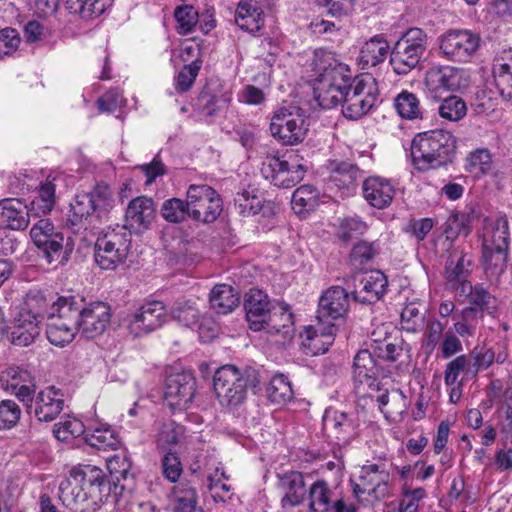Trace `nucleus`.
<instances>
[{
  "label": "nucleus",
  "mask_w": 512,
  "mask_h": 512,
  "mask_svg": "<svg viewBox=\"0 0 512 512\" xmlns=\"http://www.w3.org/2000/svg\"><path fill=\"white\" fill-rule=\"evenodd\" d=\"M185 428L174 421L164 422L158 432L157 445L162 450H170L184 439Z\"/></svg>",
  "instance_id": "obj_45"
},
{
  "label": "nucleus",
  "mask_w": 512,
  "mask_h": 512,
  "mask_svg": "<svg viewBox=\"0 0 512 512\" xmlns=\"http://www.w3.org/2000/svg\"><path fill=\"white\" fill-rule=\"evenodd\" d=\"M378 250L377 242L360 241L353 246L350 261L354 266L359 267L371 261L377 255Z\"/></svg>",
  "instance_id": "obj_59"
},
{
  "label": "nucleus",
  "mask_w": 512,
  "mask_h": 512,
  "mask_svg": "<svg viewBox=\"0 0 512 512\" xmlns=\"http://www.w3.org/2000/svg\"><path fill=\"white\" fill-rule=\"evenodd\" d=\"M54 238L46 240L43 244L36 245L40 249L43 258L48 264L58 267L64 265L70 257L71 249L64 246V237L62 234L54 235Z\"/></svg>",
  "instance_id": "obj_38"
},
{
  "label": "nucleus",
  "mask_w": 512,
  "mask_h": 512,
  "mask_svg": "<svg viewBox=\"0 0 512 512\" xmlns=\"http://www.w3.org/2000/svg\"><path fill=\"white\" fill-rule=\"evenodd\" d=\"M336 335L334 323L317 321L315 325L305 326L300 333L301 348L305 355L324 354L333 344Z\"/></svg>",
  "instance_id": "obj_18"
},
{
  "label": "nucleus",
  "mask_w": 512,
  "mask_h": 512,
  "mask_svg": "<svg viewBox=\"0 0 512 512\" xmlns=\"http://www.w3.org/2000/svg\"><path fill=\"white\" fill-rule=\"evenodd\" d=\"M1 218L12 230H24L30 222L31 207L20 199H4L0 202Z\"/></svg>",
  "instance_id": "obj_29"
},
{
  "label": "nucleus",
  "mask_w": 512,
  "mask_h": 512,
  "mask_svg": "<svg viewBox=\"0 0 512 512\" xmlns=\"http://www.w3.org/2000/svg\"><path fill=\"white\" fill-rule=\"evenodd\" d=\"M394 194V187L387 179L374 176L363 183V196L375 208L383 209L390 205Z\"/></svg>",
  "instance_id": "obj_28"
},
{
  "label": "nucleus",
  "mask_w": 512,
  "mask_h": 512,
  "mask_svg": "<svg viewBox=\"0 0 512 512\" xmlns=\"http://www.w3.org/2000/svg\"><path fill=\"white\" fill-rule=\"evenodd\" d=\"M83 300L73 296V308L77 311V326L83 336L94 338L101 335L110 323V307L104 302L83 305Z\"/></svg>",
  "instance_id": "obj_16"
},
{
  "label": "nucleus",
  "mask_w": 512,
  "mask_h": 512,
  "mask_svg": "<svg viewBox=\"0 0 512 512\" xmlns=\"http://www.w3.org/2000/svg\"><path fill=\"white\" fill-rule=\"evenodd\" d=\"M368 231V225L357 215L347 216L340 220L337 236L343 242L364 235Z\"/></svg>",
  "instance_id": "obj_47"
},
{
  "label": "nucleus",
  "mask_w": 512,
  "mask_h": 512,
  "mask_svg": "<svg viewBox=\"0 0 512 512\" xmlns=\"http://www.w3.org/2000/svg\"><path fill=\"white\" fill-rule=\"evenodd\" d=\"M131 247V232L117 225L97 238L95 261L105 270H113L123 264Z\"/></svg>",
  "instance_id": "obj_8"
},
{
  "label": "nucleus",
  "mask_w": 512,
  "mask_h": 512,
  "mask_svg": "<svg viewBox=\"0 0 512 512\" xmlns=\"http://www.w3.org/2000/svg\"><path fill=\"white\" fill-rule=\"evenodd\" d=\"M190 218L202 223L214 222L222 212V199L208 185H190L188 190Z\"/></svg>",
  "instance_id": "obj_14"
},
{
  "label": "nucleus",
  "mask_w": 512,
  "mask_h": 512,
  "mask_svg": "<svg viewBox=\"0 0 512 512\" xmlns=\"http://www.w3.org/2000/svg\"><path fill=\"white\" fill-rule=\"evenodd\" d=\"M457 291L466 294L471 307L478 311L492 314L497 308V298L486 290L481 284L472 286L470 282H461Z\"/></svg>",
  "instance_id": "obj_31"
},
{
  "label": "nucleus",
  "mask_w": 512,
  "mask_h": 512,
  "mask_svg": "<svg viewBox=\"0 0 512 512\" xmlns=\"http://www.w3.org/2000/svg\"><path fill=\"white\" fill-rule=\"evenodd\" d=\"M167 319L165 305L160 301H151L127 315L124 322L131 335L142 337L161 328Z\"/></svg>",
  "instance_id": "obj_15"
},
{
  "label": "nucleus",
  "mask_w": 512,
  "mask_h": 512,
  "mask_svg": "<svg viewBox=\"0 0 512 512\" xmlns=\"http://www.w3.org/2000/svg\"><path fill=\"white\" fill-rule=\"evenodd\" d=\"M64 395L60 389L48 386L33 397L32 405L34 416L40 422H52L64 408Z\"/></svg>",
  "instance_id": "obj_21"
},
{
  "label": "nucleus",
  "mask_w": 512,
  "mask_h": 512,
  "mask_svg": "<svg viewBox=\"0 0 512 512\" xmlns=\"http://www.w3.org/2000/svg\"><path fill=\"white\" fill-rule=\"evenodd\" d=\"M439 55L447 61L470 63L481 48L480 34L469 29H450L438 37Z\"/></svg>",
  "instance_id": "obj_9"
},
{
  "label": "nucleus",
  "mask_w": 512,
  "mask_h": 512,
  "mask_svg": "<svg viewBox=\"0 0 512 512\" xmlns=\"http://www.w3.org/2000/svg\"><path fill=\"white\" fill-rule=\"evenodd\" d=\"M319 204V193L311 185H302L298 187L291 200L292 209L298 215H303L313 211Z\"/></svg>",
  "instance_id": "obj_40"
},
{
  "label": "nucleus",
  "mask_w": 512,
  "mask_h": 512,
  "mask_svg": "<svg viewBox=\"0 0 512 512\" xmlns=\"http://www.w3.org/2000/svg\"><path fill=\"white\" fill-rule=\"evenodd\" d=\"M441 118L456 122L461 120L467 112L466 103L457 96L445 98L438 107Z\"/></svg>",
  "instance_id": "obj_52"
},
{
  "label": "nucleus",
  "mask_w": 512,
  "mask_h": 512,
  "mask_svg": "<svg viewBox=\"0 0 512 512\" xmlns=\"http://www.w3.org/2000/svg\"><path fill=\"white\" fill-rule=\"evenodd\" d=\"M475 377V369L471 366V358L468 355H459L446 364L444 371V382L447 386L458 383V377Z\"/></svg>",
  "instance_id": "obj_42"
},
{
  "label": "nucleus",
  "mask_w": 512,
  "mask_h": 512,
  "mask_svg": "<svg viewBox=\"0 0 512 512\" xmlns=\"http://www.w3.org/2000/svg\"><path fill=\"white\" fill-rule=\"evenodd\" d=\"M362 177L359 168L351 163L342 162L331 172L330 182L338 189L350 191Z\"/></svg>",
  "instance_id": "obj_39"
},
{
  "label": "nucleus",
  "mask_w": 512,
  "mask_h": 512,
  "mask_svg": "<svg viewBox=\"0 0 512 512\" xmlns=\"http://www.w3.org/2000/svg\"><path fill=\"white\" fill-rule=\"evenodd\" d=\"M398 114L405 119H417L421 117L420 102L415 94L409 91H402L394 100Z\"/></svg>",
  "instance_id": "obj_49"
},
{
  "label": "nucleus",
  "mask_w": 512,
  "mask_h": 512,
  "mask_svg": "<svg viewBox=\"0 0 512 512\" xmlns=\"http://www.w3.org/2000/svg\"><path fill=\"white\" fill-rule=\"evenodd\" d=\"M352 377L358 393L366 394L365 388L376 391L378 385V367L369 350L359 351L353 361Z\"/></svg>",
  "instance_id": "obj_20"
},
{
  "label": "nucleus",
  "mask_w": 512,
  "mask_h": 512,
  "mask_svg": "<svg viewBox=\"0 0 512 512\" xmlns=\"http://www.w3.org/2000/svg\"><path fill=\"white\" fill-rule=\"evenodd\" d=\"M309 123L304 111L297 107H282L271 118V135L283 145H297L304 141Z\"/></svg>",
  "instance_id": "obj_12"
},
{
  "label": "nucleus",
  "mask_w": 512,
  "mask_h": 512,
  "mask_svg": "<svg viewBox=\"0 0 512 512\" xmlns=\"http://www.w3.org/2000/svg\"><path fill=\"white\" fill-rule=\"evenodd\" d=\"M202 67V61H194L186 64L179 71L175 78V89L179 92H187L194 84L199 71Z\"/></svg>",
  "instance_id": "obj_60"
},
{
  "label": "nucleus",
  "mask_w": 512,
  "mask_h": 512,
  "mask_svg": "<svg viewBox=\"0 0 512 512\" xmlns=\"http://www.w3.org/2000/svg\"><path fill=\"white\" fill-rule=\"evenodd\" d=\"M155 216V205L152 198L146 196L136 197L130 201L125 213V227L127 230L142 232L149 228Z\"/></svg>",
  "instance_id": "obj_24"
},
{
  "label": "nucleus",
  "mask_w": 512,
  "mask_h": 512,
  "mask_svg": "<svg viewBox=\"0 0 512 512\" xmlns=\"http://www.w3.org/2000/svg\"><path fill=\"white\" fill-rule=\"evenodd\" d=\"M334 493L325 480H317L312 483L307 492V512H331L335 501Z\"/></svg>",
  "instance_id": "obj_32"
},
{
  "label": "nucleus",
  "mask_w": 512,
  "mask_h": 512,
  "mask_svg": "<svg viewBox=\"0 0 512 512\" xmlns=\"http://www.w3.org/2000/svg\"><path fill=\"white\" fill-rule=\"evenodd\" d=\"M428 44L427 34L420 28L408 29L395 43L390 64L395 73L405 75L420 63Z\"/></svg>",
  "instance_id": "obj_7"
},
{
  "label": "nucleus",
  "mask_w": 512,
  "mask_h": 512,
  "mask_svg": "<svg viewBox=\"0 0 512 512\" xmlns=\"http://www.w3.org/2000/svg\"><path fill=\"white\" fill-rule=\"evenodd\" d=\"M372 349L374 354L383 360L388 362H395L403 353V340L394 339L391 337H385L384 339H373Z\"/></svg>",
  "instance_id": "obj_46"
},
{
  "label": "nucleus",
  "mask_w": 512,
  "mask_h": 512,
  "mask_svg": "<svg viewBox=\"0 0 512 512\" xmlns=\"http://www.w3.org/2000/svg\"><path fill=\"white\" fill-rule=\"evenodd\" d=\"M389 44L382 35H376L362 46L359 63L362 68L374 67L383 62L389 53Z\"/></svg>",
  "instance_id": "obj_35"
},
{
  "label": "nucleus",
  "mask_w": 512,
  "mask_h": 512,
  "mask_svg": "<svg viewBox=\"0 0 512 512\" xmlns=\"http://www.w3.org/2000/svg\"><path fill=\"white\" fill-rule=\"evenodd\" d=\"M349 308V295L340 286L327 289L319 299L317 320L333 323L345 317Z\"/></svg>",
  "instance_id": "obj_19"
},
{
  "label": "nucleus",
  "mask_w": 512,
  "mask_h": 512,
  "mask_svg": "<svg viewBox=\"0 0 512 512\" xmlns=\"http://www.w3.org/2000/svg\"><path fill=\"white\" fill-rule=\"evenodd\" d=\"M70 221L72 225H77L86 220L92 213H96L93 201L88 197L87 193L79 194L71 203Z\"/></svg>",
  "instance_id": "obj_57"
},
{
  "label": "nucleus",
  "mask_w": 512,
  "mask_h": 512,
  "mask_svg": "<svg viewBox=\"0 0 512 512\" xmlns=\"http://www.w3.org/2000/svg\"><path fill=\"white\" fill-rule=\"evenodd\" d=\"M66 9L84 20H92L102 15L114 0H64Z\"/></svg>",
  "instance_id": "obj_37"
},
{
  "label": "nucleus",
  "mask_w": 512,
  "mask_h": 512,
  "mask_svg": "<svg viewBox=\"0 0 512 512\" xmlns=\"http://www.w3.org/2000/svg\"><path fill=\"white\" fill-rule=\"evenodd\" d=\"M48 300L42 295L28 296L15 314L10 329V339L14 345L29 346L40 333L39 324L44 319Z\"/></svg>",
  "instance_id": "obj_6"
},
{
  "label": "nucleus",
  "mask_w": 512,
  "mask_h": 512,
  "mask_svg": "<svg viewBox=\"0 0 512 512\" xmlns=\"http://www.w3.org/2000/svg\"><path fill=\"white\" fill-rule=\"evenodd\" d=\"M278 486L284 492L281 499L283 508L299 506L305 500L308 492L304 475L298 471H287L283 474H278Z\"/></svg>",
  "instance_id": "obj_25"
},
{
  "label": "nucleus",
  "mask_w": 512,
  "mask_h": 512,
  "mask_svg": "<svg viewBox=\"0 0 512 512\" xmlns=\"http://www.w3.org/2000/svg\"><path fill=\"white\" fill-rule=\"evenodd\" d=\"M467 170L475 175H484L492 170V156L486 149H478L467 157Z\"/></svg>",
  "instance_id": "obj_56"
},
{
  "label": "nucleus",
  "mask_w": 512,
  "mask_h": 512,
  "mask_svg": "<svg viewBox=\"0 0 512 512\" xmlns=\"http://www.w3.org/2000/svg\"><path fill=\"white\" fill-rule=\"evenodd\" d=\"M456 148L454 136L444 130H431L417 134L411 144L415 168L427 171L445 165Z\"/></svg>",
  "instance_id": "obj_3"
},
{
  "label": "nucleus",
  "mask_w": 512,
  "mask_h": 512,
  "mask_svg": "<svg viewBox=\"0 0 512 512\" xmlns=\"http://www.w3.org/2000/svg\"><path fill=\"white\" fill-rule=\"evenodd\" d=\"M507 251L503 249H482L484 270L490 281H497L505 271Z\"/></svg>",
  "instance_id": "obj_41"
},
{
  "label": "nucleus",
  "mask_w": 512,
  "mask_h": 512,
  "mask_svg": "<svg viewBox=\"0 0 512 512\" xmlns=\"http://www.w3.org/2000/svg\"><path fill=\"white\" fill-rule=\"evenodd\" d=\"M86 432L83 423L76 418H67L55 424L53 429L54 436L62 442H69Z\"/></svg>",
  "instance_id": "obj_53"
},
{
  "label": "nucleus",
  "mask_w": 512,
  "mask_h": 512,
  "mask_svg": "<svg viewBox=\"0 0 512 512\" xmlns=\"http://www.w3.org/2000/svg\"><path fill=\"white\" fill-rule=\"evenodd\" d=\"M196 379L189 371L167 376L164 387V401L172 410L187 409L196 393Z\"/></svg>",
  "instance_id": "obj_17"
},
{
  "label": "nucleus",
  "mask_w": 512,
  "mask_h": 512,
  "mask_svg": "<svg viewBox=\"0 0 512 512\" xmlns=\"http://www.w3.org/2000/svg\"><path fill=\"white\" fill-rule=\"evenodd\" d=\"M390 473L384 462H367L361 467L357 481H351L353 495L358 502L381 501L389 496Z\"/></svg>",
  "instance_id": "obj_10"
},
{
  "label": "nucleus",
  "mask_w": 512,
  "mask_h": 512,
  "mask_svg": "<svg viewBox=\"0 0 512 512\" xmlns=\"http://www.w3.org/2000/svg\"><path fill=\"white\" fill-rule=\"evenodd\" d=\"M387 285L388 280L381 271L366 273L353 293L354 299L365 304L375 303L384 295Z\"/></svg>",
  "instance_id": "obj_26"
},
{
  "label": "nucleus",
  "mask_w": 512,
  "mask_h": 512,
  "mask_svg": "<svg viewBox=\"0 0 512 512\" xmlns=\"http://www.w3.org/2000/svg\"><path fill=\"white\" fill-rule=\"evenodd\" d=\"M161 215L166 221L171 223L183 222L187 217H190L188 198L186 201L179 198H171L164 201L161 207Z\"/></svg>",
  "instance_id": "obj_50"
},
{
  "label": "nucleus",
  "mask_w": 512,
  "mask_h": 512,
  "mask_svg": "<svg viewBox=\"0 0 512 512\" xmlns=\"http://www.w3.org/2000/svg\"><path fill=\"white\" fill-rule=\"evenodd\" d=\"M85 441L91 447L99 450L117 449L120 440L110 427H96L85 434Z\"/></svg>",
  "instance_id": "obj_43"
},
{
  "label": "nucleus",
  "mask_w": 512,
  "mask_h": 512,
  "mask_svg": "<svg viewBox=\"0 0 512 512\" xmlns=\"http://www.w3.org/2000/svg\"><path fill=\"white\" fill-rule=\"evenodd\" d=\"M73 306V296H61L55 301H48L44 312L47 319L46 336L55 346L64 347L73 341L77 331V311Z\"/></svg>",
  "instance_id": "obj_5"
},
{
  "label": "nucleus",
  "mask_w": 512,
  "mask_h": 512,
  "mask_svg": "<svg viewBox=\"0 0 512 512\" xmlns=\"http://www.w3.org/2000/svg\"><path fill=\"white\" fill-rule=\"evenodd\" d=\"M174 17L178 23V32L184 35L190 33L198 22L197 11L189 5L178 7L174 12Z\"/></svg>",
  "instance_id": "obj_62"
},
{
  "label": "nucleus",
  "mask_w": 512,
  "mask_h": 512,
  "mask_svg": "<svg viewBox=\"0 0 512 512\" xmlns=\"http://www.w3.org/2000/svg\"><path fill=\"white\" fill-rule=\"evenodd\" d=\"M470 84V76L463 68L450 65L435 66L426 72L425 86L429 94L437 99L443 94L465 89Z\"/></svg>",
  "instance_id": "obj_13"
},
{
  "label": "nucleus",
  "mask_w": 512,
  "mask_h": 512,
  "mask_svg": "<svg viewBox=\"0 0 512 512\" xmlns=\"http://www.w3.org/2000/svg\"><path fill=\"white\" fill-rule=\"evenodd\" d=\"M264 326L262 330L266 331L268 334H282L284 337L291 336L294 321L290 306L280 301H276L272 304L271 311L267 316Z\"/></svg>",
  "instance_id": "obj_27"
},
{
  "label": "nucleus",
  "mask_w": 512,
  "mask_h": 512,
  "mask_svg": "<svg viewBox=\"0 0 512 512\" xmlns=\"http://www.w3.org/2000/svg\"><path fill=\"white\" fill-rule=\"evenodd\" d=\"M55 204V185L48 179L40 186L38 195L31 202L32 215L41 216L51 212Z\"/></svg>",
  "instance_id": "obj_44"
},
{
  "label": "nucleus",
  "mask_w": 512,
  "mask_h": 512,
  "mask_svg": "<svg viewBox=\"0 0 512 512\" xmlns=\"http://www.w3.org/2000/svg\"><path fill=\"white\" fill-rule=\"evenodd\" d=\"M131 461L125 454L114 455L107 460V469L114 480H125L130 472Z\"/></svg>",
  "instance_id": "obj_63"
},
{
  "label": "nucleus",
  "mask_w": 512,
  "mask_h": 512,
  "mask_svg": "<svg viewBox=\"0 0 512 512\" xmlns=\"http://www.w3.org/2000/svg\"><path fill=\"white\" fill-rule=\"evenodd\" d=\"M235 23L249 33L258 32L264 25L263 11L256 0H241L235 12Z\"/></svg>",
  "instance_id": "obj_30"
},
{
  "label": "nucleus",
  "mask_w": 512,
  "mask_h": 512,
  "mask_svg": "<svg viewBox=\"0 0 512 512\" xmlns=\"http://www.w3.org/2000/svg\"><path fill=\"white\" fill-rule=\"evenodd\" d=\"M492 71L500 95L506 101L512 100V50L494 60Z\"/></svg>",
  "instance_id": "obj_34"
},
{
  "label": "nucleus",
  "mask_w": 512,
  "mask_h": 512,
  "mask_svg": "<svg viewBox=\"0 0 512 512\" xmlns=\"http://www.w3.org/2000/svg\"><path fill=\"white\" fill-rule=\"evenodd\" d=\"M509 226L505 217H498L489 222L483 234L482 249L508 250Z\"/></svg>",
  "instance_id": "obj_33"
},
{
  "label": "nucleus",
  "mask_w": 512,
  "mask_h": 512,
  "mask_svg": "<svg viewBox=\"0 0 512 512\" xmlns=\"http://www.w3.org/2000/svg\"><path fill=\"white\" fill-rule=\"evenodd\" d=\"M87 195L93 201V206L96 211L97 217H102L112 208V192L107 184H96L93 190L90 193H87Z\"/></svg>",
  "instance_id": "obj_51"
},
{
  "label": "nucleus",
  "mask_w": 512,
  "mask_h": 512,
  "mask_svg": "<svg viewBox=\"0 0 512 512\" xmlns=\"http://www.w3.org/2000/svg\"><path fill=\"white\" fill-rule=\"evenodd\" d=\"M314 96L324 109L342 104L345 118L357 120L366 115L377 100L375 79L363 74L352 79L348 65L333 52L316 50L312 61Z\"/></svg>",
  "instance_id": "obj_1"
},
{
  "label": "nucleus",
  "mask_w": 512,
  "mask_h": 512,
  "mask_svg": "<svg viewBox=\"0 0 512 512\" xmlns=\"http://www.w3.org/2000/svg\"><path fill=\"white\" fill-rule=\"evenodd\" d=\"M171 316L184 326L191 327L198 323L200 313L194 302H176L171 310Z\"/></svg>",
  "instance_id": "obj_54"
},
{
  "label": "nucleus",
  "mask_w": 512,
  "mask_h": 512,
  "mask_svg": "<svg viewBox=\"0 0 512 512\" xmlns=\"http://www.w3.org/2000/svg\"><path fill=\"white\" fill-rule=\"evenodd\" d=\"M258 384V374L254 369L240 371L234 365L220 367L213 377L214 392L222 406H238L245 400L247 389Z\"/></svg>",
  "instance_id": "obj_4"
},
{
  "label": "nucleus",
  "mask_w": 512,
  "mask_h": 512,
  "mask_svg": "<svg viewBox=\"0 0 512 512\" xmlns=\"http://www.w3.org/2000/svg\"><path fill=\"white\" fill-rule=\"evenodd\" d=\"M275 302V300H270L266 293L258 289H251L246 294L244 307L246 319L251 330L262 331L272 304Z\"/></svg>",
  "instance_id": "obj_23"
},
{
  "label": "nucleus",
  "mask_w": 512,
  "mask_h": 512,
  "mask_svg": "<svg viewBox=\"0 0 512 512\" xmlns=\"http://www.w3.org/2000/svg\"><path fill=\"white\" fill-rule=\"evenodd\" d=\"M471 216L465 212H453L447 219L444 233L447 238H454L460 233L467 235L470 231Z\"/></svg>",
  "instance_id": "obj_58"
},
{
  "label": "nucleus",
  "mask_w": 512,
  "mask_h": 512,
  "mask_svg": "<svg viewBox=\"0 0 512 512\" xmlns=\"http://www.w3.org/2000/svg\"><path fill=\"white\" fill-rule=\"evenodd\" d=\"M306 167L299 163L298 155H267L261 164V174L279 188H291L305 176Z\"/></svg>",
  "instance_id": "obj_11"
},
{
  "label": "nucleus",
  "mask_w": 512,
  "mask_h": 512,
  "mask_svg": "<svg viewBox=\"0 0 512 512\" xmlns=\"http://www.w3.org/2000/svg\"><path fill=\"white\" fill-rule=\"evenodd\" d=\"M424 314L417 302L408 303L401 312V327L407 332H416L423 326Z\"/></svg>",
  "instance_id": "obj_55"
},
{
  "label": "nucleus",
  "mask_w": 512,
  "mask_h": 512,
  "mask_svg": "<svg viewBox=\"0 0 512 512\" xmlns=\"http://www.w3.org/2000/svg\"><path fill=\"white\" fill-rule=\"evenodd\" d=\"M109 493L103 470L89 464L73 467L59 485V499L70 510H96Z\"/></svg>",
  "instance_id": "obj_2"
},
{
  "label": "nucleus",
  "mask_w": 512,
  "mask_h": 512,
  "mask_svg": "<svg viewBox=\"0 0 512 512\" xmlns=\"http://www.w3.org/2000/svg\"><path fill=\"white\" fill-rule=\"evenodd\" d=\"M6 390L14 394L26 406L32 405L35 392V380L31 373L21 367H9L2 375Z\"/></svg>",
  "instance_id": "obj_22"
},
{
  "label": "nucleus",
  "mask_w": 512,
  "mask_h": 512,
  "mask_svg": "<svg viewBox=\"0 0 512 512\" xmlns=\"http://www.w3.org/2000/svg\"><path fill=\"white\" fill-rule=\"evenodd\" d=\"M268 398L272 403L283 405L293 398V390L287 377L275 375L267 388Z\"/></svg>",
  "instance_id": "obj_48"
},
{
  "label": "nucleus",
  "mask_w": 512,
  "mask_h": 512,
  "mask_svg": "<svg viewBox=\"0 0 512 512\" xmlns=\"http://www.w3.org/2000/svg\"><path fill=\"white\" fill-rule=\"evenodd\" d=\"M331 422L337 434L341 435L343 440L353 437L358 428L357 421L344 412L336 411Z\"/></svg>",
  "instance_id": "obj_64"
},
{
  "label": "nucleus",
  "mask_w": 512,
  "mask_h": 512,
  "mask_svg": "<svg viewBox=\"0 0 512 512\" xmlns=\"http://www.w3.org/2000/svg\"><path fill=\"white\" fill-rule=\"evenodd\" d=\"M211 308L218 314H228L232 312L240 302V296L237 290L227 284H218L214 286L210 293Z\"/></svg>",
  "instance_id": "obj_36"
},
{
  "label": "nucleus",
  "mask_w": 512,
  "mask_h": 512,
  "mask_svg": "<svg viewBox=\"0 0 512 512\" xmlns=\"http://www.w3.org/2000/svg\"><path fill=\"white\" fill-rule=\"evenodd\" d=\"M21 409L19 405L10 399L0 401V429L13 428L20 420Z\"/></svg>",
  "instance_id": "obj_61"
}]
</instances>
